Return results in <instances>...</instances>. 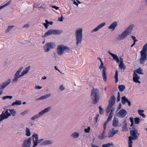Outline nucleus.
<instances>
[{
	"mask_svg": "<svg viewBox=\"0 0 147 147\" xmlns=\"http://www.w3.org/2000/svg\"><path fill=\"white\" fill-rule=\"evenodd\" d=\"M134 26L133 24H131L124 31L119 35L117 38V40L120 41L123 40L126 38L127 35L130 34L131 33Z\"/></svg>",
	"mask_w": 147,
	"mask_h": 147,
	"instance_id": "f257e3e1",
	"label": "nucleus"
},
{
	"mask_svg": "<svg viewBox=\"0 0 147 147\" xmlns=\"http://www.w3.org/2000/svg\"><path fill=\"white\" fill-rule=\"evenodd\" d=\"M130 134L131 136L129 137L128 147H132L133 143L132 140H137L138 139L139 134L138 133L137 130H133L130 131Z\"/></svg>",
	"mask_w": 147,
	"mask_h": 147,
	"instance_id": "f03ea898",
	"label": "nucleus"
},
{
	"mask_svg": "<svg viewBox=\"0 0 147 147\" xmlns=\"http://www.w3.org/2000/svg\"><path fill=\"white\" fill-rule=\"evenodd\" d=\"M91 98L93 100L92 103L95 104L99 101L100 98L99 90L97 88H94L92 90Z\"/></svg>",
	"mask_w": 147,
	"mask_h": 147,
	"instance_id": "7ed1b4c3",
	"label": "nucleus"
},
{
	"mask_svg": "<svg viewBox=\"0 0 147 147\" xmlns=\"http://www.w3.org/2000/svg\"><path fill=\"white\" fill-rule=\"evenodd\" d=\"M147 50V43H146L143 47L142 50L140 52L141 57L140 59V63L143 64L144 63V61L146 60L147 54L146 52Z\"/></svg>",
	"mask_w": 147,
	"mask_h": 147,
	"instance_id": "20e7f679",
	"label": "nucleus"
},
{
	"mask_svg": "<svg viewBox=\"0 0 147 147\" xmlns=\"http://www.w3.org/2000/svg\"><path fill=\"white\" fill-rule=\"evenodd\" d=\"M115 98L114 96H112L110 97V100L109 101L108 105L106 109V111L107 113H109L111 109L110 113L113 114L115 111V109L114 108L112 109V108L115 103Z\"/></svg>",
	"mask_w": 147,
	"mask_h": 147,
	"instance_id": "39448f33",
	"label": "nucleus"
},
{
	"mask_svg": "<svg viewBox=\"0 0 147 147\" xmlns=\"http://www.w3.org/2000/svg\"><path fill=\"white\" fill-rule=\"evenodd\" d=\"M57 53L59 55H62L63 53L67 52L70 51V48L63 45H59L57 47Z\"/></svg>",
	"mask_w": 147,
	"mask_h": 147,
	"instance_id": "423d86ee",
	"label": "nucleus"
},
{
	"mask_svg": "<svg viewBox=\"0 0 147 147\" xmlns=\"http://www.w3.org/2000/svg\"><path fill=\"white\" fill-rule=\"evenodd\" d=\"M76 45L78 46L79 43H81L82 38V28H79L76 31Z\"/></svg>",
	"mask_w": 147,
	"mask_h": 147,
	"instance_id": "0eeeda50",
	"label": "nucleus"
},
{
	"mask_svg": "<svg viewBox=\"0 0 147 147\" xmlns=\"http://www.w3.org/2000/svg\"><path fill=\"white\" fill-rule=\"evenodd\" d=\"M98 59H99L101 63L99 67V69H102V74L103 80L105 82H106L107 80L106 68L105 66H104V63L101 59L100 57H98Z\"/></svg>",
	"mask_w": 147,
	"mask_h": 147,
	"instance_id": "6e6552de",
	"label": "nucleus"
},
{
	"mask_svg": "<svg viewBox=\"0 0 147 147\" xmlns=\"http://www.w3.org/2000/svg\"><path fill=\"white\" fill-rule=\"evenodd\" d=\"M62 32V31L59 30H49L45 33L43 36L45 37L47 36L52 34H59Z\"/></svg>",
	"mask_w": 147,
	"mask_h": 147,
	"instance_id": "1a4fd4ad",
	"label": "nucleus"
},
{
	"mask_svg": "<svg viewBox=\"0 0 147 147\" xmlns=\"http://www.w3.org/2000/svg\"><path fill=\"white\" fill-rule=\"evenodd\" d=\"M50 107H48L45 108L44 110L40 112L38 115H35L31 118L32 120H35L36 118H39L40 117L43 115L44 113L47 112L50 109Z\"/></svg>",
	"mask_w": 147,
	"mask_h": 147,
	"instance_id": "9d476101",
	"label": "nucleus"
},
{
	"mask_svg": "<svg viewBox=\"0 0 147 147\" xmlns=\"http://www.w3.org/2000/svg\"><path fill=\"white\" fill-rule=\"evenodd\" d=\"M55 44L53 42H48L44 47V51L45 52H48L51 49L54 48Z\"/></svg>",
	"mask_w": 147,
	"mask_h": 147,
	"instance_id": "9b49d317",
	"label": "nucleus"
},
{
	"mask_svg": "<svg viewBox=\"0 0 147 147\" xmlns=\"http://www.w3.org/2000/svg\"><path fill=\"white\" fill-rule=\"evenodd\" d=\"M11 114L9 113L8 109L6 110L5 112H2L1 114L0 115V122L4 119L7 118Z\"/></svg>",
	"mask_w": 147,
	"mask_h": 147,
	"instance_id": "f8f14e48",
	"label": "nucleus"
},
{
	"mask_svg": "<svg viewBox=\"0 0 147 147\" xmlns=\"http://www.w3.org/2000/svg\"><path fill=\"white\" fill-rule=\"evenodd\" d=\"M32 137L34 145L33 147H34L37 146L38 143H40V140H38V136L36 134H35L34 135H33Z\"/></svg>",
	"mask_w": 147,
	"mask_h": 147,
	"instance_id": "ddd939ff",
	"label": "nucleus"
},
{
	"mask_svg": "<svg viewBox=\"0 0 147 147\" xmlns=\"http://www.w3.org/2000/svg\"><path fill=\"white\" fill-rule=\"evenodd\" d=\"M11 80L9 79L7 81L0 84V90H2L4 89L7 85L10 84Z\"/></svg>",
	"mask_w": 147,
	"mask_h": 147,
	"instance_id": "4468645a",
	"label": "nucleus"
},
{
	"mask_svg": "<svg viewBox=\"0 0 147 147\" xmlns=\"http://www.w3.org/2000/svg\"><path fill=\"white\" fill-rule=\"evenodd\" d=\"M31 138H29L28 139L24 140L22 144V147H30L31 145Z\"/></svg>",
	"mask_w": 147,
	"mask_h": 147,
	"instance_id": "2eb2a0df",
	"label": "nucleus"
},
{
	"mask_svg": "<svg viewBox=\"0 0 147 147\" xmlns=\"http://www.w3.org/2000/svg\"><path fill=\"white\" fill-rule=\"evenodd\" d=\"M119 131L118 130H115L114 128H112L109 131L108 137L109 138L112 137L116 134L118 133Z\"/></svg>",
	"mask_w": 147,
	"mask_h": 147,
	"instance_id": "dca6fc26",
	"label": "nucleus"
},
{
	"mask_svg": "<svg viewBox=\"0 0 147 147\" xmlns=\"http://www.w3.org/2000/svg\"><path fill=\"white\" fill-rule=\"evenodd\" d=\"M139 79L140 77L138 76V74L136 73V71H134V72L133 77V81L135 83H138L140 84V82L139 80Z\"/></svg>",
	"mask_w": 147,
	"mask_h": 147,
	"instance_id": "f3484780",
	"label": "nucleus"
},
{
	"mask_svg": "<svg viewBox=\"0 0 147 147\" xmlns=\"http://www.w3.org/2000/svg\"><path fill=\"white\" fill-rule=\"evenodd\" d=\"M127 112L124 109H121L120 110L119 112V114L121 117H124L127 114Z\"/></svg>",
	"mask_w": 147,
	"mask_h": 147,
	"instance_id": "a211bd4d",
	"label": "nucleus"
},
{
	"mask_svg": "<svg viewBox=\"0 0 147 147\" xmlns=\"http://www.w3.org/2000/svg\"><path fill=\"white\" fill-rule=\"evenodd\" d=\"M30 66H29L26 67L22 72L20 75H19V78L23 76L25 74H26L28 72L30 69Z\"/></svg>",
	"mask_w": 147,
	"mask_h": 147,
	"instance_id": "6ab92c4d",
	"label": "nucleus"
},
{
	"mask_svg": "<svg viewBox=\"0 0 147 147\" xmlns=\"http://www.w3.org/2000/svg\"><path fill=\"white\" fill-rule=\"evenodd\" d=\"M120 62L119 65V67L121 70L123 69L124 70L126 69V67L123 63V59L120 58Z\"/></svg>",
	"mask_w": 147,
	"mask_h": 147,
	"instance_id": "aec40b11",
	"label": "nucleus"
},
{
	"mask_svg": "<svg viewBox=\"0 0 147 147\" xmlns=\"http://www.w3.org/2000/svg\"><path fill=\"white\" fill-rule=\"evenodd\" d=\"M18 70L17 71L16 73L14 75V77L12 80V83H13L18 82Z\"/></svg>",
	"mask_w": 147,
	"mask_h": 147,
	"instance_id": "412c9836",
	"label": "nucleus"
},
{
	"mask_svg": "<svg viewBox=\"0 0 147 147\" xmlns=\"http://www.w3.org/2000/svg\"><path fill=\"white\" fill-rule=\"evenodd\" d=\"M105 24V22L102 23L98 25L97 27L94 29L92 31V32H96L98 31L99 29L101 28Z\"/></svg>",
	"mask_w": 147,
	"mask_h": 147,
	"instance_id": "4be33fe9",
	"label": "nucleus"
},
{
	"mask_svg": "<svg viewBox=\"0 0 147 147\" xmlns=\"http://www.w3.org/2000/svg\"><path fill=\"white\" fill-rule=\"evenodd\" d=\"M117 25V22H115L113 23L109 27V29H112V30H113L115 29V27Z\"/></svg>",
	"mask_w": 147,
	"mask_h": 147,
	"instance_id": "5701e85b",
	"label": "nucleus"
},
{
	"mask_svg": "<svg viewBox=\"0 0 147 147\" xmlns=\"http://www.w3.org/2000/svg\"><path fill=\"white\" fill-rule=\"evenodd\" d=\"M103 129L104 130L103 131L102 133L98 136V138L101 140L103 139L106 137V136H105V131L106 130V128L104 129V128L103 127Z\"/></svg>",
	"mask_w": 147,
	"mask_h": 147,
	"instance_id": "b1692460",
	"label": "nucleus"
},
{
	"mask_svg": "<svg viewBox=\"0 0 147 147\" xmlns=\"http://www.w3.org/2000/svg\"><path fill=\"white\" fill-rule=\"evenodd\" d=\"M119 124L118 120L117 119L114 118L113 121L112 125L114 127H117Z\"/></svg>",
	"mask_w": 147,
	"mask_h": 147,
	"instance_id": "393cba45",
	"label": "nucleus"
},
{
	"mask_svg": "<svg viewBox=\"0 0 147 147\" xmlns=\"http://www.w3.org/2000/svg\"><path fill=\"white\" fill-rule=\"evenodd\" d=\"M51 95L50 94H46L44 96H41L40 98H38L36 99L37 100H41L47 98L49 97Z\"/></svg>",
	"mask_w": 147,
	"mask_h": 147,
	"instance_id": "a878e982",
	"label": "nucleus"
},
{
	"mask_svg": "<svg viewBox=\"0 0 147 147\" xmlns=\"http://www.w3.org/2000/svg\"><path fill=\"white\" fill-rule=\"evenodd\" d=\"M112 118L110 117H108L107 120L103 124V127L104 128V129H105L106 128L107 125L109 122L111 120Z\"/></svg>",
	"mask_w": 147,
	"mask_h": 147,
	"instance_id": "bb28decb",
	"label": "nucleus"
},
{
	"mask_svg": "<svg viewBox=\"0 0 147 147\" xmlns=\"http://www.w3.org/2000/svg\"><path fill=\"white\" fill-rule=\"evenodd\" d=\"M111 56L113 57V59L115 60L117 63H119L120 61L117 55L114 54H112Z\"/></svg>",
	"mask_w": 147,
	"mask_h": 147,
	"instance_id": "cd10ccee",
	"label": "nucleus"
},
{
	"mask_svg": "<svg viewBox=\"0 0 147 147\" xmlns=\"http://www.w3.org/2000/svg\"><path fill=\"white\" fill-rule=\"evenodd\" d=\"M53 143V142L51 140H45L43 142L42 144L44 145L51 144Z\"/></svg>",
	"mask_w": 147,
	"mask_h": 147,
	"instance_id": "c85d7f7f",
	"label": "nucleus"
},
{
	"mask_svg": "<svg viewBox=\"0 0 147 147\" xmlns=\"http://www.w3.org/2000/svg\"><path fill=\"white\" fill-rule=\"evenodd\" d=\"M128 99L126 98L125 96H123L121 98V102L123 105H124L125 103L127 102Z\"/></svg>",
	"mask_w": 147,
	"mask_h": 147,
	"instance_id": "c756f323",
	"label": "nucleus"
},
{
	"mask_svg": "<svg viewBox=\"0 0 147 147\" xmlns=\"http://www.w3.org/2000/svg\"><path fill=\"white\" fill-rule=\"evenodd\" d=\"M144 112V111L143 110H138V112L139 114L143 118L145 117V115L143 113V112Z\"/></svg>",
	"mask_w": 147,
	"mask_h": 147,
	"instance_id": "7c9ffc66",
	"label": "nucleus"
},
{
	"mask_svg": "<svg viewBox=\"0 0 147 147\" xmlns=\"http://www.w3.org/2000/svg\"><path fill=\"white\" fill-rule=\"evenodd\" d=\"M114 78L115 80L116 83H117L118 81V71L117 70L115 71V75L114 76Z\"/></svg>",
	"mask_w": 147,
	"mask_h": 147,
	"instance_id": "2f4dec72",
	"label": "nucleus"
},
{
	"mask_svg": "<svg viewBox=\"0 0 147 147\" xmlns=\"http://www.w3.org/2000/svg\"><path fill=\"white\" fill-rule=\"evenodd\" d=\"M14 27L13 26H9L6 30L5 33H7L9 32L12 29V28Z\"/></svg>",
	"mask_w": 147,
	"mask_h": 147,
	"instance_id": "473e14b6",
	"label": "nucleus"
},
{
	"mask_svg": "<svg viewBox=\"0 0 147 147\" xmlns=\"http://www.w3.org/2000/svg\"><path fill=\"white\" fill-rule=\"evenodd\" d=\"M118 88L120 92L123 91L125 89V87L123 85H121L119 86Z\"/></svg>",
	"mask_w": 147,
	"mask_h": 147,
	"instance_id": "72a5a7b5",
	"label": "nucleus"
},
{
	"mask_svg": "<svg viewBox=\"0 0 147 147\" xmlns=\"http://www.w3.org/2000/svg\"><path fill=\"white\" fill-rule=\"evenodd\" d=\"M136 71V73L140 74H143V73L142 72V70L141 68L137 69Z\"/></svg>",
	"mask_w": 147,
	"mask_h": 147,
	"instance_id": "f704fd0d",
	"label": "nucleus"
},
{
	"mask_svg": "<svg viewBox=\"0 0 147 147\" xmlns=\"http://www.w3.org/2000/svg\"><path fill=\"white\" fill-rule=\"evenodd\" d=\"M30 134L31 133L30 129L28 127H26V135L28 136H29L30 135Z\"/></svg>",
	"mask_w": 147,
	"mask_h": 147,
	"instance_id": "c9c22d12",
	"label": "nucleus"
},
{
	"mask_svg": "<svg viewBox=\"0 0 147 147\" xmlns=\"http://www.w3.org/2000/svg\"><path fill=\"white\" fill-rule=\"evenodd\" d=\"M79 136V134L76 132H74L71 135V136H72L73 137L75 138H78V137Z\"/></svg>",
	"mask_w": 147,
	"mask_h": 147,
	"instance_id": "e433bc0d",
	"label": "nucleus"
},
{
	"mask_svg": "<svg viewBox=\"0 0 147 147\" xmlns=\"http://www.w3.org/2000/svg\"><path fill=\"white\" fill-rule=\"evenodd\" d=\"M111 146H113V144L112 143H108L103 144L102 147H110Z\"/></svg>",
	"mask_w": 147,
	"mask_h": 147,
	"instance_id": "4c0bfd02",
	"label": "nucleus"
},
{
	"mask_svg": "<svg viewBox=\"0 0 147 147\" xmlns=\"http://www.w3.org/2000/svg\"><path fill=\"white\" fill-rule=\"evenodd\" d=\"M140 121V119L138 117H136L134 119V122L136 124H138Z\"/></svg>",
	"mask_w": 147,
	"mask_h": 147,
	"instance_id": "58836bf2",
	"label": "nucleus"
},
{
	"mask_svg": "<svg viewBox=\"0 0 147 147\" xmlns=\"http://www.w3.org/2000/svg\"><path fill=\"white\" fill-rule=\"evenodd\" d=\"M9 110L10 111L11 113L13 115V116L15 115L16 112L14 109H9Z\"/></svg>",
	"mask_w": 147,
	"mask_h": 147,
	"instance_id": "ea45409f",
	"label": "nucleus"
},
{
	"mask_svg": "<svg viewBox=\"0 0 147 147\" xmlns=\"http://www.w3.org/2000/svg\"><path fill=\"white\" fill-rule=\"evenodd\" d=\"M12 97H13L12 96H6L3 97L2 98L3 100H5L7 98L11 99L12 98Z\"/></svg>",
	"mask_w": 147,
	"mask_h": 147,
	"instance_id": "a19ab883",
	"label": "nucleus"
},
{
	"mask_svg": "<svg viewBox=\"0 0 147 147\" xmlns=\"http://www.w3.org/2000/svg\"><path fill=\"white\" fill-rule=\"evenodd\" d=\"M99 113L100 114H103L104 113V111L103 109L100 106L99 107Z\"/></svg>",
	"mask_w": 147,
	"mask_h": 147,
	"instance_id": "79ce46f5",
	"label": "nucleus"
},
{
	"mask_svg": "<svg viewBox=\"0 0 147 147\" xmlns=\"http://www.w3.org/2000/svg\"><path fill=\"white\" fill-rule=\"evenodd\" d=\"M129 119L130 120V121L131 122V124L130 125V126L131 127L133 126V125L134 124V118L133 117H130Z\"/></svg>",
	"mask_w": 147,
	"mask_h": 147,
	"instance_id": "37998d69",
	"label": "nucleus"
},
{
	"mask_svg": "<svg viewBox=\"0 0 147 147\" xmlns=\"http://www.w3.org/2000/svg\"><path fill=\"white\" fill-rule=\"evenodd\" d=\"M99 116V114H97L96 115V116L94 117V119L96 123H97L98 121V117Z\"/></svg>",
	"mask_w": 147,
	"mask_h": 147,
	"instance_id": "c03bdc74",
	"label": "nucleus"
},
{
	"mask_svg": "<svg viewBox=\"0 0 147 147\" xmlns=\"http://www.w3.org/2000/svg\"><path fill=\"white\" fill-rule=\"evenodd\" d=\"M120 94L119 92H118L117 94V102H119L120 100Z\"/></svg>",
	"mask_w": 147,
	"mask_h": 147,
	"instance_id": "a18cd8bd",
	"label": "nucleus"
},
{
	"mask_svg": "<svg viewBox=\"0 0 147 147\" xmlns=\"http://www.w3.org/2000/svg\"><path fill=\"white\" fill-rule=\"evenodd\" d=\"M15 105H18V100H16L15 102H13L12 104L11 105L12 106H14Z\"/></svg>",
	"mask_w": 147,
	"mask_h": 147,
	"instance_id": "49530a36",
	"label": "nucleus"
},
{
	"mask_svg": "<svg viewBox=\"0 0 147 147\" xmlns=\"http://www.w3.org/2000/svg\"><path fill=\"white\" fill-rule=\"evenodd\" d=\"M90 127H88L87 128L84 129V131L86 133H89L90 132Z\"/></svg>",
	"mask_w": 147,
	"mask_h": 147,
	"instance_id": "de8ad7c7",
	"label": "nucleus"
},
{
	"mask_svg": "<svg viewBox=\"0 0 147 147\" xmlns=\"http://www.w3.org/2000/svg\"><path fill=\"white\" fill-rule=\"evenodd\" d=\"M46 22V23H43V25L44 26L45 28L46 29H47L48 27V26H49V25L48 24L47 22L46 21H45Z\"/></svg>",
	"mask_w": 147,
	"mask_h": 147,
	"instance_id": "09e8293b",
	"label": "nucleus"
},
{
	"mask_svg": "<svg viewBox=\"0 0 147 147\" xmlns=\"http://www.w3.org/2000/svg\"><path fill=\"white\" fill-rule=\"evenodd\" d=\"M28 110H26L24 111L22 113H21V114L22 115H25L28 113Z\"/></svg>",
	"mask_w": 147,
	"mask_h": 147,
	"instance_id": "8fccbe9b",
	"label": "nucleus"
},
{
	"mask_svg": "<svg viewBox=\"0 0 147 147\" xmlns=\"http://www.w3.org/2000/svg\"><path fill=\"white\" fill-rule=\"evenodd\" d=\"M11 3V1H9L7 3H6L5 4L3 5L4 6V7H5L9 5Z\"/></svg>",
	"mask_w": 147,
	"mask_h": 147,
	"instance_id": "3c124183",
	"label": "nucleus"
},
{
	"mask_svg": "<svg viewBox=\"0 0 147 147\" xmlns=\"http://www.w3.org/2000/svg\"><path fill=\"white\" fill-rule=\"evenodd\" d=\"M64 18L63 17V16L62 15L61 16V18H58V20L60 22H62L63 21V19H64Z\"/></svg>",
	"mask_w": 147,
	"mask_h": 147,
	"instance_id": "603ef678",
	"label": "nucleus"
},
{
	"mask_svg": "<svg viewBox=\"0 0 147 147\" xmlns=\"http://www.w3.org/2000/svg\"><path fill=\"white\" fill-rule=\"evenodd\" d=\"M65 88L63 87V85H62L60 86L59 87V89L61 91L63 90H64Z\"/></svg>",
	"mask_w": 147,
	"mask_h": 147,
	"instance_id": "864d4df0",
	"label": "nucleus"
},
{
	"mask_svg": "<svg viewBox=\"0 0 147 147\" xmlns=\"http://www.w3.org/2000/svg\"><path fill=\"white\" fill-rule=\"evenodd\" d=\"M45 21H46L47 22L48 24L49 25V24L50 25H52L53 24V22L51 21V22H48L47 20H45Z\"/></svg>",
	"mask_w": 147,
	"mask_h": 147,
	"instance_id": "5fc2aeb1",
	"label": "nucleus"
},
{
	"mask_svg": "<svg viewBox=\"0 0 147 147\" xmlns=\"http://www.w3.org/2000/svg\"><path fill=\"white\" fill-rule=\"evenodd\" d=\"M35 88L38 89H40L42 88V87L38 86H36Z\"/></svg>",
	"mask_w": 147,
	"mask_h": 147,
	"instance_id": "6e6d98bb",
	"label": "nucleus"
},
{
	"mask_svg": "<svg viewBox=\"0 0 147 147\" xmlns=\"http://www.w3.org/2000/svg\"><path fill=\"white\" fill-rule=\"evenodd\" d=\"M71 1H73V3L77 6L78 5V4L75 1V0H71Z\"/></svg>",
	"mask_w": 147,
	"mask_h": 147,
	"instance_id": "4d7b16f0",
	"label": "nucleus"
},
{
	"mask_svg": "<svg viewBox=\"0 0 147 147\" xmlns=\"http://www.w3.org/2000/svg\"><path fill=\"white\" fill-rule=\"evenodd\" d=\"M52 7L55 9L56 10H57L59 9V7L55 6H52Z\"/></svg>",
	"mask_w": 147,
	"mask_h": 147,
	"instance_id": "13d9d810",
	"label": "nucleus"
},
{
	"mask_svg": "<svg viewBox=\"0 0 147 147\" xmlns=\"http://www.w3.org/2000/svg\"><path fill=\"white\" fill-rule=\"evenodd\" d=\"M29 25L28 24H26L25 25H24V26H23V27L24 28H28L29 27Z\"/></svg>",
	"mask_w": 147,
	"mask_h": 147,
	"instance_id": "bf43d9fd",
	"label": "nucleus"
},
{
	"mask_svg": "<svg viewBox=\"0 0 147 147\" xmlns=\"http://www.w3.org/2000/svg\"><path fill=\"white\" fill-rule=\"evenodd\" d=\"M127 102L128 104V105L129 106H130L131 105V102H130V101H129V100H128Z\"/></svg>",
	"mask_w": 147,
	"mask_h": 147,
	"instance_id": "052dcab7",
	"label": "nucleus"
},
{
	"mask_svg": "<svg viewBox=\"0 0 147 147\" xmlns=\"http://www.w3.org/2000/svg\"><path fill=\"white\" fill-rule=\"evenodd\" d=\"M92 147H99L98 146H96L93 144H91Z\"/></svg>",
	"mask_w": 147,
	"mask_h": 147,
	"instance_id": "680f3d73",
	"label": "nucleus"
},
{
	"mask_svg": "<svg viewBox=\"0 0 147 147\" xmlns=\"http://www.w3.org/2000/svg\"><path fill=\"white\" fill-rule=\"evenodd\" d=\"M54 68H55V70L58 71H59L60 72V70L59 69H58V68L56 66H55Z\"/></svg>",
	"mask_w": 147,
	"mask_h": 147,
	"instance_id": "e2e57ef3",
	"label": "nucleus"
},
{
	"mask_svg": "<svg viewBox=\"0 0 147 147\" xmlns=\"http://www.w3.org/2000/svg\"><path fill=\"white\" fill-rule=\"evenodd\" d=\"M113 115V114H112V113H110L109 116L112 118Z\"/></svg>",
	"mask_w": 147,
	"mask_h": 147,
	"instance_id": "0e129e2a",
	"label": "nucleus"
},
{
	"mask_svg": "<svg viewBox=\"0 0 147 147\" xmlns=\"http://www.w3.org/2000/svg\"><path fill=\"white\" fill-rule=\"evenodd\" d=\"M144 3L145 5H147V0H145Z\"/></svg>",
	"mask_w": 147,
	"mask_h": 147,
	"instance_id": "69168bd1",
	"label": "nucleus"
},
{
	"mask_svg": "<svg viewBox=\"0 0 147 147\" xmlns=\"http://www.w3.org/2000/svg\"><path fill=\"white\" fill-rule=\"evenodd\" d=\"M131 38H132V39L133 40L135 39H136V37L135 36H131Z\"/></svg>",
	"mask_w": 147,
	"mask_h": 147,
	"instance_id": "338daca9",
	"label": "nucleus"
},
{
	"mask_svg": "<svg viewBox=\"0 0 147 147\" xmlns=\"http://www.w3.org/2000/svg\"><path fill=\"white\" fill-rule=\"evenodd\" d=\"M4 5H3L2 6H1L0 7V10L3 9V8H4Z\"/></svg>",
	"mask_w": 147,
	"mask_h": 147,
	"instance_id": "774afa93",
	"label": "nucleus"
}]
</instances>
